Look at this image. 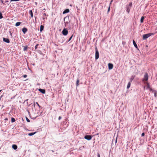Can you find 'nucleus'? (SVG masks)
I'll list each match as a JSON object with an SVG mask.
<instances>
[{
	"mask_svg": "<svg viewBox=\"0 0 157 157\" xmlns=\"http://www.w3.org/2000/svg\"><path fill=\"white\" fill-rule=\"evenodd\" d=\"M79 82V79H77L76 82V86H78L79 85L78 83Z\"/></svg>",
	"mask_w": 157,
	"mask_h": 157,
	"instance_id": "nucleus-26",
	"label": "nucleus"
},
{
	"mask_svg": "<svg viewBox=\"0 0 157 157\" xmlns=\"http://www.w3.org/2000/svg\"><path fill=\"white\" fill-rule=\"evenodd\" d=\"M97 156H98V157H100V154L99 153H98Z\"/></svg>",
	"mask_w": 157,
	"mask_h": 157,
	"instance_id": "nucleus-35",
	"label": "nucleus"
},
{
	"mask_svg": "<svg viewBox=\"0 0 157 157\" xmlns=\"http://www.w3.org/2000/svg\"><path fill=\"white\" fill-rule=\"evenodd\" d=\"M26 121L28 122H30V120L27 117H26Z\"/></svg>",
	"mask_w": 157,
	"mask_h": 157,
	"instance_id": "nucleus-29",
	"label": "nucleus"
},
{
	"mask_svg": "<svg viewBox=\"0 0 157 157\" xmlns=\"http://www.w3.org/2000/svg\"><path fill=\"white\" fill-rule=\"evenodd\" d=\"M20 0H10V2H13V1H18Z\"/></svg>",
	"mask_w": 157,
	"mask_h": 157,
	"instance_id": "nucleus-32",
	"label": "nucleus"
},
{
	"mask_svg": "<svg viewBox=\"0 0 157 157\" xmlns=\"http://www.w3.org/2000/svg\"><path fill=\"white\" fill-rule=\"evenodd\" d=\"M132 5V3L131 2L129 5H127L126 6V10L127 12L128 13L130 11V10L131 8Z\"/></svg>",
	"mask_w": 157,
	"mask_h": 157,
	"instance_id": "nucleus-2",
	"label": "nucleus"
},
{
	"mask_svg": "<svg viewBox=\"0 0 157 157\" xmlns=\"http://www.w3.org/2000/svg\"><path fill=\"white\" fill-rule=\"evenodd\" d=\"M134 79V77H133V76H132L130 78V82H131Z\"/></svg>",
	"mask_w": 157,
	"mask_h": 157,
	"instance_id": "nucleus-27",
	"label": "nucleus"
},
{
	"mask_svg": "<svg viewBox=\"0 0 157 157\" xmlns=\"http://www.w3.org/2000/svg\"><path fill=\"white\" fill-rule=\"evenodd\" d=\"M149 89L150 91H152V92H154V91H153V90H153L151 88H150V89Z\"/></svg>",
	"mask_w": 157,
	"mask_h": 157,
	"instance_id": "nucleus-33",
	"label": "nucleus"
},
{
	"mask_svg": "<svg viewBox=\"0 0 157 157\" xmlns=\"http://www.w3.org/2000/svg\"><path fill=\"white\" fill-rule=\"evenodd\" d=\"M10 35L11 36V37H12V33H11L10 32Z\"/></svg>",
	"mask_w": 157,
	"mask_h": 157,
	"instance_id": "nucleus-41",
	"label": "nucleus"
},
{
	"mask_svg": "<svg viewBox=\"0 0 157 157\" xmlns=\"http://www.w3.org/2000/svg\"><path fill=\"white\" fill-rule=\"evenodd\" d=\"M29 13L30 14L31 16L32 17H33V12L32 11V10H31L29 11Z\"/></svg>",
	"mask_w": 157,
	"mask_h": 157,
	"instance_id": "nucleus-18",
	"label": "nucleus"
},
{
	"mask_svg": "<svg viewBox=\"0 0 157 157\" xmlns=\"http://www.w3.org/2000/svg\"><path fill=\"white\" fill-rule=\"evenodd\" d=\"M21 22H18L16 23L15 25L16 26H18L20 25L21 24Z\"/></svg>",
	"mask_w": 157,
	"mask_h": 157,
	"instance_id": "nucleus-15",
	"label": "nucleus"
},
{
	"mask_svg": "<svg viewBox=\"0 0 157 157\" xmlns=\"http://www.w3.org/2000/svg\"><path fill=\"white\" fill-rule=\"evenodd\" d=\"M117 137L116 138V140H115V144H116L117 142Z\"/></svg>",
	"mask_w": 157,
	"mask_h": 157,
	"instance_id": "nucleus-37",
	"label": "nucleus"
},
{
	"mask_svg": "<svg viewBox=\"0 0 157 157\" xmlns=\"http://www.w3.org/2000/svg\"><path fill=\"white\" fill-rule=\"evenodd\" d=\"M68 21H65V22H64V23L65 24V26H66V25L67 24H68L69 22H70L69 21V17H68Z\"/></svg>",
	"mask_w": 157,
	"mask_h": 157,
	"instance_id": "nucleus-17",
	"label": "nucleus"
},
{
	"mask_svg": "<svg viewBox=\"0 0 157 157\" xmlns=\"http://www.w3.org/2000/svg\"><path fill=\"white\" fill-rule=\"evenodd\" d=\"M153 92H154V96L155 97H157V93L156 91L155 90H153Z\"/></svg>",
	"mask_w": 157,
	"mask_h": 157,
	"instance_id": "nucleus-22",
	"label": "nucleus"
},
{
	"mask_svg": "<svg viewBox=\"0 0 157 157\" xmlns=\"http://www.w3.org/2000/svg\"><path fill=\"white\" fill-rule=\"evenodd\" d=\"M39 45L38 44H36L35 47V49H36L37 48V46Z\"/></svg>",
	"mask_w": 157,
	"mask_h": 157,
	"instance_id": "nucleus-31",
	"label": "nucleus"
},
{
	"mask_svg": "<svg viewBox=\"0 0 157 157\" xmlns=\"http://www.w3.org/2000/svg\"><path fill=\"white\" fill-rule=\"evenodd\" d=\"M144 16H142L141 18L140 21V22L142 23L143 22L144 20Z\"/></svg>",
	"mask_w": 157,
	"mask_h": 157,
	"instance_id": "nucleus-16",
	"label": "nucleus"
},
{
	"mask_svg": "<svg viewBox=\"0 0 157 157\" xmlns=\"http://www.w3.org/2000/svg\"><path fill=\"white\" fill-rule=\"evenodd\" d=\"M8 2V1L7 0H6V1H5V3H7V2Z\"/></svg>",
	"mask_w": 157,
	"mask_h": 157,
	"instance_id": "nucleus-44",
	"label": "nucleus"
},
{
	"mask_svg": "<svg viewBox=\"0 0 157 157\" xmlns=\"http://www.w3.org/2000/svg\"><path fill=\"white\" fill-rule=\"evenodd\" d=\"M153 34H154L152 33L144 34L143 36V40H145Z\"/></svg>",
	"mask_w": 157,
	"mask_h": 157,
	"instance_id": "nucleus-1",
	"label": "nucleus"
},
{
	"mask_svg": "<svg viewBox=\"0 0 157 157\" xmlns=\"http://www.w3.org/2000/svg\"><path fill=\"white\" fill-rule=\"evenodd\" d=\"M148 78V75L147 73H146L144 75V77L142 81H147Z\"/></svg>",
	"mask_w": 157,
	"mask_h": 157,
	"instance_id": "nucleus-5",
	"label": "nucleus"
},
{
	"mask_svg": "<svg viewBox=\"0 0 157 157\" xmlns=\"http://www.w3.org/2000/svg\"><path fill=\"white\" fill-rule=\"evenodd\" d=\"M131 82H128L127 86V89H129V87H130V86L131 85Z\"/></svg>",
	"mask_w": 157,
	"mask_h": 157,
	"instance_id": "nucleus-19",
	"label": "nucleus"
},
{
	"mask_svg": "<svg viewBox=\"0 0 157 157\" xmlns=\"http://www.w3.org/2000/svg\"><path fill=\"white\" fill-rule=\"evenodd\" d=\"M73 36V34L69 38V40H67L66 41V42L67 43L68 42H69V41H70L71 40V39H72Z\"/></svg>",
	"mask_w": 157,
	"mask_h": 157,
	"instance_id": "nucleus-20",
	"label": "nucleus"
},
{
	"mask_svg": "<svg viewBox=\"0 0 157 157\" xmlns=\"http://www.w3.org/2000/svg\"><path fill=\"white\" fill-rule=\"evenodd\" d=\"M2 90H0V92L2 91Z\"/></svg>",
	"mask_w": 157,
	"mask_h": 157,
	"instance_id": "nucleus-48",
	"label": "nucleus"
},
{
	"mask_svg": "<svg viewBox=\"0 0 157 157\" xmlns=\"http://www.w3.org/2000/svg\"><path fill=\"white\" fill-rule=\"evenodd\" d=\"M147 85V89H150V85L148 82L146 83Z\"/></svg>",
	"mask_w": 157,
	"mask_h": 157,
	"instance_id": "nucleus-23",
	"label": "nucleus"
},
{
	"mask_svg": "<svg viewBox=\"0 0 157 157\" xmlns=\"http://www.w3.org/2000/svg\"><path fill=\"white\" fill-rule=\"evenodd\" d=\"M38 90L43 94H44L45 93V90L44 89L40 88L38 89Z\"/></svg>",
	"mask_w": 157,
	"mask_h": 157,
	"instance_id": "nucleus-8",
	"label": "nucleus"
},
{
	"mask_svg": "<svg viewBox=\"0 0 157 157\" xmlns=\"http://www.w3.org/2000/svg\"><path fill=\"white\" fill-rule=\"evenodd\" d=\"M70 10L69 9H65L63 12V14L67 13L69 12Z\"/></svg>",
	"mask_w": 157,
	"mask_h": 157,
	"instance_id": "nucleus-11",
	"label": "nucleus"
},
{
	"mask_svg": "<svg viewBox=\"0 0 157 157\" xmlns=\"http://www.w3.org/2000/svg\"><path fill=\"white\" fill-rule=\"evenodd\" d=\"M33 107H35V102L34 103V104H33Z\"/></svg>",
	"mask_w": 157,
	"mask_h": 157,
	"instance_id": "nucleus-43",
	"label": "nucleus"
},
{
	"mask_svg": "<svg viewBox=\"0 0 157 157\" xmlns=\"http://www.w3.org/2000/svg\"><path fill=\"white\" fill-rule=\"evenodd\" d=\"M108 68L109 70L112 69L113 68V64L109 63L108 64Z\"/></svg>",
	"mask_w": 157,
	"mask_h": 157,
	"instance_id": "nucleus-9",
	"label": "nucleus"
},
{
	"mask_svg": "<svg viewBox=\"0 0 157 157\" xmlns=\"http://www.w3.org/2000/svg\"><path fill=\"white\" fill-rule=\"evenodd\" d=\"M44 26L43 25H41L40 26V31L41 32L43 30Z\"/></svg>",
	"mask_w": 157,
	"mask_h": 157,
	"instance_id": "nucleus-14",
	"label": "nucleus"
},
{
	"mask_svg": "<svg viewBox=\"0 0 157 157\" xmlns=\"http://www.w3.org/2000/svg\"><path fill=\"white\" fill-rule=\"evenodd\" d=\"M27 77V75H23V77L24 78H26Z\"/></svg>",
	"mask_w": 157,
	"mask_h": 157,
	"instance_id": "nucleus-39",
	"label": "nucleus"
},
{
	"mask_svg": "<svg viewBox=\"0 0 157 157\" xmlns=\"http://www.w3.org/2000/svg\"><path fill=\"white\" fill-rule=\"evenodd\" d=\"M62 34L64 36H66L68 33L67 30L66 28H64L62 32Z\"/></svg>",
	"mask_w": 157,
	"mask_h": 157,
	"instance_id": "nucleus-4",
	"label": "nucleus"
},
{
	"mask_svg": "<svg viewBox=\"0 0 157 157\" xmlns=\"http://www.w3.org/2000/svg\"><path fill=\"white\" fill-rule=\"evenodd\" d=\"M28 47L27 46H25L24 48V51H27Z\"/></svg>",
	"mask_w": 157,
	"mask_h": 157,
	"instance_id": "nucleus-25",
	"label": "nucleus"
},
{
	"mask_svg": "<svg viewBox=\"0 0 157 157\" xmlns=\"http://www.w3.org/2000/svg\"><path fill=\"white\" fill-rule=\"evenodd\" d=\"M35 19H36V17L35 16Z\"/></svg>",
	"mask_w": 157,
	"mask_h": 157,
	"instance_id": "nucleus-47",
	"label": "nucleus"
},
{
	"mask_svg": "<svg viewBox=\"0 0 157 157\" xmlns=\"http://www.w3.org/2000/svg\"><path fill=\"white\" fill-rule=\"evenodd\" d=\"M144 135H145V133H144V132H143V133H142V134H141V136H144Z\"/></svg>",
	"mask_w": 157,
	"mask_h": 157,
	"instance_id": "nucleus-34",
	"label": "nucleus"
},
{
	"mask_svg": "<svg viewBox=\"0 0 157 157\" xmlns=\"http://www.w3.org/2000/svg\"><path fill=\"white\" fill-rule=\"evenodd\" d=\"M3 17L2 13L0 12V19L2 18Z\"/></svg>",
	"mask_w": 157,
	"mask_h": 157,
	"instance_id": "nucleus-28",
	"label": "nucleus"
},
{
	"mask_svg": "<svg viewBox=\"0 0 157 157\" xmlns=\"http://www.w3.org/2000/svg\"><path fill=\"white\" fill-rule=\"evenodd\" d=\"M43 15L45 16H46V14L45 13H43Z\"/></svg>",
	"mask_w": 157,
	"mask_h": 157,
	"instance_id": "nucleus-45",
	"label": "nucleus"
},
{
	"mask_svg": "<svg viewBox=\"0 0 157 157\" xmlns=\"http://www.w3.org/2000/svg\"><path fill=\"white\" fill-rule=\"evenodd\" d=\"M67 18V17H65L64 18V21H65V19H66Z\"/></svg>",
	"mask_w": 157,
	"mask_h": 157,
	"instance_id": "nucleus-42",
	"label": "nucleus"
},
{
	"mask_svg": "<svg viewBox=\"0 0 157 157\" xmlns=\"http://www.w3.org/2000/svg\"><path fill=\"white\" fill-rule=\"evenodd\" d=\"M95 59L96 60L98 59L99 57V53L97 48L96 47L95 48Z\"/></svg>",
	"mask_w": 157,
	"mask_h": 157,
	"instance_id": "nucleus-3",
	"label": "nucleus"
},
{
	"mask_svg": "<svg viewBox=\"0 0 157 157\" xmlns=\"http://www.w3.org/2000/svg\"><path fill=\"white\" fill-rule=\"evenodd\" d=\"M12 148L14 150H16L17 148V146L16 144H13L12 146Z\"/></svg>",
	"mask_w": 157,
	"mask_h": 157,
	"instance_id": "nucleus-12",
	"label": "nucleus"
},
{
	"mask_svg": "<svg viewBox=\"0 0 157 157\" xmlns=\"http://www.w3.org/2000/svg\"><path fill=\"white\" fill-rule=\"evenodd\" d=\"M133 44L134 47L136 48H138L137 46L135 41L134 40H133Z\"/></svg>",
	"mask_w": 157,
	"mask_h": 157,
	"instance_id": "nucleus-13",
	"label": "nucleus"
},
{
	"mask_svg": "<svg viewBox=\"0 0 157 157\" xmlns=\"http://www.w3.org/2000/svg\"><path fill=\"white\" fill-rule=\"evenodd\" d=\"M36 4H37V3L36 2H35Z\"/></svg>",
	"mask_w": 157,
	"mask_h": 157,
	"instance_id": "nucleus-49",
	"label": "nucleus"
},
{
	"mask_svg": "<svg viewBox=\"0 0 157 157\" xmlns=\"http://www.w3.org/2000/svg\"><path fill=\"white\" fill-rule=\"evenodd\" d=\"M84 138L88 140H89L91 139L92 136L90 135H85L84 136Z\"/></svg>",
	"mask_w": 157,
	"mask_h": 157,
	"instance_id": "nucleus-6",
	"label": "nucleus"
},
{
	"mask_svg": "<svg viewBox=\"0 0 157 157\" xmlns=\"http://www.w3.org/2000/svg\"><path fill=\"white\" fill-rule=\"evenodd\" d=\"M110 6H109V7L108 8V12H109L110 11Z\"/></svg>",
	"mask_w": 157,
	"mask_h": 157,
	"instance_id": "nucleus-36",
	"label": "nucleus"
},
{
	"mask_svg": "<svg viewBox=\"0 0 157 157\" xmlns=\"http://www.w3.org/2000/svg\"><path fill=\"white\" fill-rule=\"evenodd\" d=\"M3 41L4 42H5L6 43H10V40L8 38H5L4 37L3 38Z\"/></svg>",
	"mask_w": 157,
	"mask_h": 157,
	"instance_id": "nucleus-7",
	"label": "nucleus"
},
{
	"mask_svg": "<svg viewBox=\"0 0 157 157\" xmlns=\"http://www.w3.org/2000/svg\"><path fill=\"white\" fill-rule=\"evenodd\" d=\"M11 121L12 123L14 122L15 121V120L14 118L12 117L11 118Z\"/></svg>",
	"mask_w": 157,
	"mask_h": 157,
	"instance_id": "nucleus-24",
	"label": "nucleus"
},
{
	"mask_svg": "<svg viewBox=\"0 0 157 157\" xmlns=\"http://www.w3.org/2000/svg\"><path fill=\"white\" fill-rule=\"evenodd\" d=\"M62 117L61 116H59V118H58V119L59 120H60L61 119Z\"/></svg>",
	"mask_w": 157,
	"mask_h": 157,
	"instance_id": "nucleus-40",
	"label": "nucleus"
},
{
	"mask_svg": "<svg viewBox=\"0 0 157 157\" xmlns=\"http://www.w3.org/2000/svg\"><path fill=\"white\" fill-rule=\"evenodd\" d=\"M27 31V29L25 27H24L22 29V31L24 34H25Z\"/></svg>",
	"mask_w": 157,
	"mask_h": 157,
	"instance_id": "nucleus-10",
	"label": "nucleus"
},
{
	"mask_svg": "<svg viewBox=\"0 0 157 157\" xmlns=\"http://www.w3.org/2000/svg\"><path fill=\"white\" fill-rule=\"evenodd\" d=\"M0 1L3 4H4V3H3V0H0Z\"/></svg>",
	"mask_w": 157,
	"mask_h": 157,
	"instance_id": "nucleus-38",
	"label": "nucleus"
},
{
	"mask_svg": "<svg viewBox=\"0 0 157 157\" xmlns=\"http://www.w3.org/2000/svg\"><path fill=\"white\" fill-rule=\"evenodd\" d=\"M36 133V132H34L30 133H29L28 134V135L29 136H32L34 135Z\"/></svg>",
	"mask_w": 157,
	"mask_h": 157,
	"instance_id": "nucleus-21",
	"label": "nucleus"
},
{
	"mask_svg": "<svg viewBox=\"0 0 157 157\" xmlns=\"http://www.w3.org/2000/svg\"><path fill=\"white\" fill-rule=\"evenodd\" d=\"M51 151H52V152H54V151H53V150H52Z\"/></svg>",
	"mask_w": 157,
	"mask_h": 157,
	"instance_id": "nucleus-46",
	"label": "nucleus"
},
{
	"mask_svg": "<svg viewBox=\"0 0 157 157\" xmlns=\"http://www.w3.org/2000/svg\"><path fill=\"white\" fill-rule=\"evenodd\" d=\"M36 103L37 105L38 106L39 108H41V106L39 105L38 103L37 102H36Z\"/></svg>",
	"mask_w": 157,
	"mask_h": 157,
	"instance_id": "nucleus-30",
	"label": "nucleus"
}]
</instances>
